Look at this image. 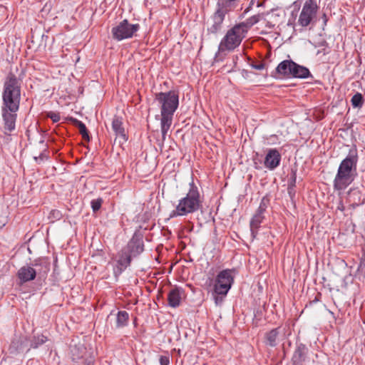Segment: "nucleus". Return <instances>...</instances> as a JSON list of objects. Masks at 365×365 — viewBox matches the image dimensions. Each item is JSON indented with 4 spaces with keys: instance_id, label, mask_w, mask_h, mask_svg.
<instances>
[{
    "instance_id": "obj_1",
    "label": "nucleus",
    "mask_w": 365,
    "mask_h": 365,
    "mask_svg": "<svg viewBox=\"0 0 365 365\" xmlns=\"http://www.w3.org/2000/svg\"><path fill=\"white\" fill-rule=\"evenodd\" d=\"M155 100L160 108V128L162 139L158 140V144L163 147L168 130L173 123V115L179 106L178 91H169L155 94Z\"/></svg>"
},
{
    "instance_id": "obj_26",
    "label": "nucleus",
    "mask_w": 365,
    "mask_h": 365,
    "mask_svg": "<svg viewBox=\"0 0 365 365\" xmlns=\"http://www.w3.org/2000/svg\"><path fill=\"white\" fill-rule=\"evenodd\" d=\"M129 319V314L126 311H119L116 317V327L120 328L126 326Z\"/></svg>"
},
{
    "instance_id": "obj_40",
    "label": "nucleus",
    "mask_w": 365,
    "mask_h": 365,
    "mask_svg": "<svg viewBox=\"0 0 365 365\" xmlns=\"http://www.w3.org/2000/svg\"><path fill=\"white\" fill-rule=\"evenodd\" d=\"M44 158H46V155L43 153L40 154L38 157H35L34 159L37 161V160L39 158L41 160H43Z\"/></svg>"
},
{
    "instance_id": "obj_34",
    "label": "nucleus",
    "mask_w": 365,
    "mask_h": 365,
    "mask_svg": "<svg viewBox=\"0 0 365 365\" xmlns=\"http://www.w3.org/2000/svg\"><path fill=\"white\" fill-rule=\"evenodd\" d=\"M296 180H297V174H296V171H292V175H291V177H290V182L289 184V187L288 189L290 190L291 187H293L295 186V184H296Z\"/></svg>"
},
{
    "instance_id": "obj_33",
    "label": "nucleus",
    "mask_w": 365,
    "mask_h": 365,
    "mask_svg": "<svg viewBox=\"0 0 365 365\" xmlns=\"http://www.w3.org/2000/svg\"><path fill=\"white\" fill-rule=\"evenodd\" d=\"M46 116L51 118L53 123H57L61 119L60 114L53 111L48 112Z\"/></svg>"
},
{
    "instance_id": "obj_6",
    "label": "nucleus",
    "mask_w": 365,
    "mask_h": 365,
    "mask_svg": "<svg viewBox=\"0 0 365 365\" xmlns=\"http://www.w3.org/2000/svg\"><path fill=\"white\" fill-rule=\"evenodd\" d=\"M235 272L234 269L220 271L215 279L213 294L226 296L234 283Z\"/></svg>"
},
{
    "instance_id": "obj_7",
    "label": "nucleus",
    "mask_w": 365,
    "mask_h": 365,
    "mask_svg": "<svg viewBox=\"0 0 365 365\" xmlns=\"http://www.w3.org/2000/svg\"><path fill=\"white\" fill-rule=\"evenodd\" d=\"M319 6L317 0H307L303 4L299 16L298 24L302 27H307L314 25L317 21V15Z\"/></svg>"
},
{
    "instance_id": "obj_9",
    "label": "nucleus",
    "mask_w": 365,
    "mask_h": 365,
    "mask_svg": "<svg viewBox=\"0 0 365 365\" xmlns=\"http://www.w3.org/2000/svg\"><path fill=\"white\" fill-rule=\"evenodd\" d=\"M231 10L225 6L217 3V9L212 16V24L207 28V32L210 34H217L222 29V25L225 19V14Z\"/></svg>"
},
{
    "instance_id": "obj_38",
    "label": "nucleus",
    "mask_w": 365,
    "mask_h": 365,
    "mask_svg": "<svg viewBox=\"0 0 365 365\" xmlns=\"http://www.w3.org/2000/svg\"><path fill=\"white\" fill-rule=\"evenodd\" d=\"M252 67L257 70H262L264 68V65L262 63H259L257 64H253Z\"/></svg>"
},
{
    "instance_id": "obj_8",
    "label": "nucleus",
    "mask_w": 365,
    "mask_h": 365,
    "mask_svg": "<svg viewBox=\"0 0 365 365\" xmlns=\"http://www.w3.org/2000/svg\"><path fill=\"white\" fill-rule=\"evenodd\" d=\"M139 29V24H131L127 19H125L112 29L113 37L118 41L129 38L133 37V34L137 32Z\"/></svg>"
},
{
    "instance_id": "obj_41",
    "label": "nucleus",
    "mask_w": 365,
    "mask_h": 365,
    "mask_svg": "<svg viewBox=\"0 0 365 365\" xmlns=\"http://www.w3.org/2000/svg\"><path fill=\"white\" fill-rule=\"evenodd\" d=\"M322 19H323V20H324V25H326V24H327V21H328V19H327V15H326L325 14H323V16H322Z\"/></svg>"
},
{
    "instance_id": "obj_18",
    "label": "nucleus",
    "mask_w": 365,
    "mask_h": 365,
    "mask_svg": "<svg viewBox=\"0 0 365 365\" xmlns=\"http://www.w3.org/2000/svg\"><path fill=\"white\" fill-rule=\"evenodd\" d=\"M183 290L179 287L171 289L168 295V304L171 307H178L180 304Z\"/></svg>"
},
{
    "instance_id": "obj_37",
    "label": "nucleus",
    "mask_w": 365,
    "mask_h": 365,
    "mask_svg": "<svg viewBox=\"0 0 365 365\" xmlns=\"http://www.w3.org/2000/svg\"><path fill=\"white\" fill-rule=\"evenodd\" d=\"M321 297H322V294H321V293H319V292H318V293L316 294V296H315L314 299L313 300H311V301L309 302V304H313V303H316V302H319V301H320V299H321Z\"/></svg>"
},
{
    "instance_id": "obj_16",
    "label": "nucleus",
    "mask_w": 365,
    "mask_h": 365,
    "mask_svg": "<svg viewBox=\"0 0 365 365\" xmlns=\"http://www.w3.org/2000/svg\"><path fill=\"white\" fill-rule=\"evenodd\" d=\"M17 277L21 283H26L34 280L36 277V273L35 270L33 269L32 265H25L19 269Z\"/></svg>"
},
{
    "instance_id": "obj_21",
    "label": "nucleus",
    "mask_w": 365,
    "mask_h": 365,
    "mask_svg": "<svg viewBox=\"0 0 365 365\" xmlns=\"http://www.w3.org/2000/svg\"><path fill=\"white\" fill-rule=\"evenodd\" d=\"M294 61L284 60L279 63L276 68V73L286 78H290Z\"/></svg>"
},
{
    "instance_id": "obj_5",
    "label": "nucleus",
    "mask_w": 365,
    "mask_h": 365,
    "mask_svg": "<svg viewBox=\"0 0 365 365\" xmlns=\"http://www.w3.org/2000/svg\"><path fill=\"white\" fill-rule=\"evenodd\" d=\"M245 36L246 33L238 24L230 29L220 42L215 59L222 61L227 53L234 51L240 45Z\"/></svg>"
},
{
    "instance_id": "obj_2",
    "label": "nucleus",
    "mask_w": 365,
    "mask_h": 365,
    "mask_svg": "<svg viewBox=\"0 0 365 365\" xmlns=\"http://www.w3.org/2000/svg\"><path fill=\"white\" fill-rule=\"evenodd\" d=\"M358 155L350 152L341 162L333 181L334 190L342 191L348 187L357 176Z\"/></svg>"
},
{
    "instance_id": "obj_19",
    "label": "nucleus",
    "mask_w": 365,
    "mask_h": 365,
    "mask_svg": "<svg viewBox=\"0 0 365 365\" xmlns=\"http://www.w3.org/2000/svg\"><path fill=\"white\" fill-rule=\"evenodd\" d=\"M112 129L116 136L121 138L124 141L128 140L126 137L125 128L123 127V118L120 116L115 115L112 120Z\"/></svg>"
},
{
    "instance_id": "obj_36",
    "label": "nucleus",
    "mask_w": 365,
    "mask_h": 365,
    "mask_svg": "<svg viewBox=\"0 0 365 365\" xmlns=\"http://www.w3.org/2000/svg\"><path fill=\"white\" fill-rule=\"evenodd\" d=\"M215 294V297H215V303H216L217 304L222 303V301H223V297H224L225 296L217 295V294Z\"/></svg>"
},
{
    "instance_id": "obj_25",
    "label": "nucleus",
    "mask_w": 365,
    "mask_h": 365,
    "mask_svg": "<svg viewBox=\"0 0 365 365\" xmlns=\"http://www.w3.org/2000/svg\"><path fill=\"white\" fill-rule=\"evenodd\" d=\"M86 351V348L83 345H75L73 346H71V352L72 355V359L73 361H76L80 359H83V354Z\"/></svg>"
},
{
    "instance_id": "obj_27",
    "label": "nucleus",
    "mask_w": 365,
    "mask_h": 365,
    "mask_svg": "<svg viewBox=\"0 0 365 365\" xmlns=\"http://www.w3.org/2000/svg\"><path fill=\"white\" fill-rule=\"evenodd\" d=\"M73 121L74 125L78 128L79 133L82 135V138L84 140L89 141L90 137L86 125L82 121L77 119H73Z\"/></svg>"
},
{
    "instance_id": "obj_12",
    "label": "nucleus",
    "mask_w": 365,
    "mask_h": 365,
    "mask_svg": "<svg viewBox=\"0 0 365 365\" xmlns=\"http://www.w3.org/2000/svg\"><path fill=\"white\" fill-rule=\"evenodd\" d=\"M50 264L51 262L48 257H40L33 262V269L35 270L36 276L40 279L47 276L50 270Z\"/></svg>"
},
{
    "instance_id": "obj_30",
    "label": "nucleus",
    "mask_w": 365,
    "mask_h": 365,
    "mask_svg": "<svg viewBox=\"0 0 365 365\" xmlns=\"http://www.w3.org/2000/svg\"><path fill=\"white\" fill-rule=\"evenodd\" d=\"M102 203H103L102 198L92 200V201L91 202V205L93 211V212L98 211L101 207Z\"/></svg>"
},
{
    "instance_id": "obj_24",
    "label": "nucleus",
    "mask_w": 365,
    "mask_h": 365,
    "mask_svg": "<svg viewBox=\"0 0 365 365\" xmlns=\"http://www.w3.org/2000/svg\"><path fill=\"white\" fill-rule=\"evenodd\" d=\"M279 327L275 328L266 333L265 343L270 346H275L277 345V340L279 335Z\"/></svg>"
},
{
    "instance_id": "obj_15",
    "label": "nucleus",
    "mask_w": 365,
    "mask_h": 365,
    "mask_svg": "<svg viewBox=\"0 0 365 365\" xmlns=\"http://www.w3.org/2000/svg\"><path fill=\"white\" fill-rule=\"evenodd\" d=\"M364 200L361 191L357 187L350 188L346 193V202L354 209L362 205Z\"/></svg>"
},
{
    "instance_id": "obj_17",
    "label": "nucleus",
    "mask_w": 365,
    "mask_h": 365,
    "mask_svg": "<svg viewBox=\"0 0 365 365\" xmlns=\"http://www.w3.org/2000/svg\"><path fill=\"white\" fill-rule=\"evenodd\" d=\"M307 354V348L305 345L301 344L296 348L292 361L293 365H303Z\"/></svg>"
},
{
    "instance_id": "obj_10",
    "label": "nucleus",
    "mask_w": 365,
    "mask_h": 365,
    "mask_svg": "<svg viewBox=\"0 0 365 365\" xmlns=\"http://www.w3.org/2000/svg\"><path fill=\"white\" fill-rule=\"evenodd\" d=\"M132 256L123 247L116 255V266L114 268L115 276L120 274L131 263Z\"/></svg>"
},
{
    "instance_id": "obj_39",
    "label": "nucleus",
    "mask_w": 365,
    "mask_h": 365,
    "mask_svg": "<svg viewBox=\"0 0 365 365\" xmlns=\"http://www.w3.org/2000/svg\"><path fill=\"white\" fill-rule=\"evenodd\" d=\"M337 210H339L341 212H343L345 210V207L344 205L342 200L339 201V205L337 206Z\"/></svg>"
},
{
    "instance_id": "obj_14",
    "label": "nucleus",
    "mask_w": 365,
    "mask_h": 365,
    "mask_svg": "<svg viewBox=\"0 0 365 365\" xmlns=\"http://www.w3.org/2000/svg\"><path fill=\"white\" fill-rule=\"evenodd\" d=\"M281 159V154L276 148L269 149L264 161V167L273 170L279 165Z\"/></svg>"
},
{
    "instance_id": "obj_13",
    "label": "nucleus",
    "mask_w": 365,
    "mask_h": 365,
    "mask_svg": "<svg viewBox=\"0 0 365 365\" xmlns=\"http://www.w3.org/2000/svg\"><path fill=\"white\" fill-rule=\"evenodd\" d=\"M1 112L4 133L7 134L15 129L17 117L16 112H12L9 108L4 107H1Z\"/></svg>"
},
{
    "instance_id": "obj_35",
    "label": "nucleus",
    "mask_w": 365,
    "mask_h": 365,
    "mask_svg": "<svg viewBox=\"0 0 365 365\" xmlns=\"http://www.w3.org/2000/svg\"><path fill=\"white\" fill-rule=\"evenodd\" d=\"M159 361L160 365H169L170 364L169 357L167 356H160Z\"/></svg>"
},
{
    "instance_id": "obj_4",
    "label": "nucleus",
    "mask_w": 365,
    "mask_h": 365,
    "mask_svg": "<svg viewBox=\"0 0 365 365\" xmlns=\"http://www.w3.org/2000/svg\"><path fill=\"white\" fill-rule=\"evenodd\" d=\"M21 80L9 72L4 83L2 93V107L9 108L12 112H17L19 109L21 101Z\"/></svg>"
},
{
    "instance_id": "obj_20",
    "label": "nucleus",
    "mask_w": 365,
    "mask_h": 365,
    "mask_svg": "<svg viewBox=\"0 0 365 365\" xmlns=\"http://www.w3.org/2000/svg\"><path fill=\"white\" fill-rule=\"evenodd\" d=\"M309 76L312 74L307 67L293 63L290 78H307Z\"/></svg>"
},
{
    "instance_id": "obj_31",
    "label": "nucleus",
    "mask_w": 365,
    "mask_h": 365,
    "mask_svg": "<svg viewBox=\"0 0 365 365\" xmlns=\"http://www.w3.org/2000/svg\"><path fill=\"white\" fill-rule=\"evenodd\" d=\"M267 207V205L265 198L263 197L260 202L259 206L258 209L257 210L255 214H259V215H264V212H265Z\"/></svg>"
},
{
    "instance_id": "obj_43",
    "label": "nucleus",
    "mask_w": 365,
    "mask_h": 365,
    "mask_svg": "<svg viewBox=\"0 0 365 365\" xmlns=\"http://www.w3.org/2000/svg\"><path fill=\"white\" fill-rule=\"evenodd\" d=\"M255 168H258V166L257 165V163H255Z\"/></svg>"
},
{
    "instance_id": "obj_23",
    "label": "nucleus",
    "mask_w": 365,
    "mask_h": 365,
    "mask_svg": "<svg viewBox=\"0 0 365 365\" xmlns=\"http://www.w3.org/2000/svg\"><path fill=\"white\" fill-rule=\"evenodd\" d=\"M262 15L260 14H258L257 15H254L248 19H246V21L241 22L240 24H237L240 26H242V29H243V31L247 34L248 30L255 24L258 23L259 20L261 19Z\"/></svg>"
},
{
    "instance_id": "obj_3",
    "label": "nucleus",
    "mask_w": 365,
    "mask_h": 365,
    "mask_svg": "<svg viewBox=\"0 0 365 365\" xmlns=\"http://www.w3.org/2000/svg\"><path fill=\"white\" fill-rule=\"evenodd\" d=\"M203 199L197 185L192 181L186 195L181 197L170 213V218L187 216L202 208Z\"/></svg>"
},
{
    "instance_id": "obj_11",
    "label": "nucleus",
    "mask_w": 365,
    "mask_h": 365,
    "mask_svg": "<svg viewBox=\"0 0 365 365\" xmlns=\"http://www.w3.org/2000/svg\"><path fill=\"white\" fill-rule=\"evenodd\" d=\"M125 249L133 257H135L144 251V242L140 235L135 233L128 242Z\"/></svg>"
},
{
    "instance_id": "obj_42",
    "label": "nucleus",
    "mask_w": 365,
    "mask_h": 365,
    "mask_svg": "<svg viewBox=\"0 0 365 365\" xmlns=\"http://www.w3.org/2000/svg\"><path fill=\"white\" fill-rule=\"evenodd\" d=\"M237 58H238L237 56H235L233 57V61L235 63H236L235 60H237Z\"/></svg>"
},
{
    "instance_id": "obj_28",
    "label": "nucleus",
    "mask_w": 365,
    "mask_h": 365,
    "mask_svg": "<svg viewBox=\"0 0 365 365\" xmlns=\"http://www.w3.org/2000/svg\"><path fill=\"white\" fill-rule=\"evenodd\" d=\"M351 105L354 108H361L364 105V98L361 93H356L351 99Z\"/></svg>"
},
{
    "instance_id": "obj_29",
    "label": "nucleus",
    "mask_w": 365,
    "mask_h": 365,
    "mask_svg": "<svg viewBox=\"0 0 365 365\" xmlns=\"http://www.w3.org/2000/svg\"><path fill=\"white\" fill-rule=\"evenodd\" d=\"M47 341V337L43 334L34 336L32 341V347L37 348L38 346L42 345Z\"/></svg>"
},
{
    "instance_id": "obj_32",
    "label": "nucleus",
    "mask_w": 365,
    "mask_h": 365,
    "mask_svg": "<svg viewBox=\"0 0 365 365\" xmlns=\"http://www.w3.org/2000/svg\"><path fill=\"white\" fill-rule=\"evenodd\" d=\"M62 217L61 212L58 210H52L50 213L48 218L52 221L60 220Z\"/></svg>"
},
{
    "instance_id": "obj_22",
    "label": "nucleus",
    "mask_w": 365,
    "mask_h": 365,
    "mask_svg": "<svg viewBox=\"0 0 365 365\" xmlns=\"http://www.w3.org/2000/svg\"><path fill=\"white\" fill-rule=\"evenodd\" d=\"M264 217V215H259V214H255L250 221V230L253 238L256 237L257 235V230L260 227V224L262 222Z\"/></svg>"
}]
</instances>
